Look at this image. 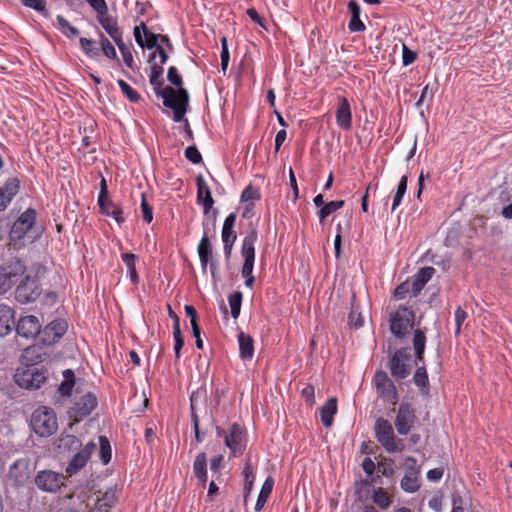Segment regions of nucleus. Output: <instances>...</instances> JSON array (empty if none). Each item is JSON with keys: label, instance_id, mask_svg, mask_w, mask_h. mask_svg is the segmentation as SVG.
Listing matches in <instances>:
<instances>
[{"label": "nucleus", "instance_id": "1a4fd4ad", "mask_svg": "<svg viewBox=\"0 0 512 512\" xmlns=\"http://www.w3.org/2000/svg\"><path fill=\"white\" fill-rule=\"evenodd\" d=\"M65 477L51 470L39 471L35 477L36 486L44 492L56 493L64 485Z\"/></svg>", "mask_w": 512, "mask_h": 512}, {"label": "nucleus", "instance_id": "49530a36", "mask_svg": "<svg viewBox=\"0 0 512 512\" xmlns=\"http://www.w3.org/2000/svg\"><path fill=\"white\" fill-rule=\"evenodd\" d=\"M344 200L331 201L321 208L319 212L320 222H323L329 215L341 209L344 206Z\"/></svg>", "mask_w": 512, "mask_h": 512}, {"label": "nucleus", "instance_id": "4be33fe9", "mask_svg": "<svg viewBox=\"0 0 512 512\" xmlns=\"http://www.w3.org/2000/svg\"><path fill=\"white\" fill-rule=\"evenodd\" d=\"M196 185L197 203L203 207L204 213L207 214L214 204L210 188L202 175L197 176Z\"/></svg>", "mask_w": 512, "mask_h": 512}, {"label": "nucleus", "instance_id": "a19ab883", "mask_svg": "<svg viewBox=\"0 0 512 512\" xmlns=\"http://www.w3.org/2000/svg\"><path fill=\"white\" fill-rule=\"evenodd\" d=\"M111 445L107 437H99V458L104 465H107L111 460Z\"/></svg>", "mask_w": 512, "mask_h": 512}, {"label": "nucleus", "instance_id": "72a5a7b5", "mask_svg": "<svg viewBox=\"0 0 512 512\" xmlns=\"http://www.w3.org/2000/svg\"><path fill=\"white\" fill-rule=\"evenodd\" d=\"M75 386V374L73 370L66 369L63 371V381L61 382L58 392L63 397H70Z\"/></svg>", "mask_w": 512, "mask_h": 512}, {"label": "nucleus", "instance_id": "9b49d317", "mask_svg": "<svg viewBox=\"0 0 512 512\" xmlns=\"http://www.w3.org/2000/svg\"><path fill=\"white\" fill-rule=\"evenodd\" d=\"M36 221V211L33 208L25 210L12 225L10 239L14 242L24 239L33 228Z\"/></svg>", "mask_w": 512, "mask_h": 512}, {"label": "nucleus", "instance_id": "7ed1b4c3", "mask_svg": "<svg viewBox=\"0 0 512 512\" xmlns=\"http://www.w3.org/2000/svg\"><path fill=\"white\" fill-rule=\"evenodd\" d=\"M257 239V231L252 229L243 238L241 246V255L244 258L241 275L245 278V286L248 288H252L255 282V277L252 272L255 262V243Z\"/></svg>", "mask_w": 512, "mask_h": 512}, {"label": "nucleus", "instance_id": "bb28decb", "mask_svg": "<svg viewBox=\"0 0 512 512\" xmlns=\"http://www.w3.org/2000/svg\"><path fill=\"white\" fill-rule=\"evenodd\" d=\"M13 326L14 310L6 304H0V336L8 335Z\"/></svg>", "mask_w": 512, "mask_h": 512}, {"label": "nucleus", "instance_id": "ea45409f", "mask_svg": "<svg viewBox=\"0 0 512 512\" xmlns=\"http://www.w3.org/2000/svg\"><path fill=\"white\" fill-rule=\"evenodd\" d=\"M243 295L241 292L236 291L229 295L228 302L233 319H237L240 315Z\"/></svg>", "mask_w": 512, "mask_h": 512}, {"label": "nucleus", "instance_id": "680f3d73", "mask_svg": "<svg viewBox=\"0 0 512 512\" xmlns=\"http://www.w3.org/2000/svg\"><path fill=\"white\" fill-rule=\"evenodd\" d=\"M301 396L308 402L310 405L315 403V389L312 385H307L301 390Z\"/></svg>", "mask_w": 512, "mask_h": 512}, {"label": "nucleus", "instance_id": "a211bd4d", "mask_svg": "<svg viewBox=\"0 0 512 512\" xmlns=\"http://www.w3.org/2000/svg\"><path fill=\"white\" fill-rule=\"evenodd\" d=\"M41 331L39 319L34 315L24 316L19 319L16 332L20 337L34 339Z\"/></svg>", "mask_w": 512, "mask_h": 512}, {"label": "nucleus", "instance_id": "f03ea898", "mask_svg": "<svg viewBox=\"0 0 512 512\" xmlns=\"http://www.w3.org/2000/svg\"><path fill=\"white\" fill-rule=\"evenodd\" d=\"M133 34L136 43L142 49H155L154 52H152L150 55L149 62L155 61L157 57L160 59V64H165L167 62L168 55L164 48L158 43L159 39H161L163 43L171 46L167 36H160L158 34L149 32L147 30L146 24L143 21L134 27Z\"/></svg>", "mask_w": 512, "mask_h": 512}, {"label": "nucleus", "instance_id": "6ab92c4d", "mask_svg": "<svg viewBox=\"0 0 512 512\" xmlns=\"http://www.w3.org/2000/svg\"><path fill=\"white\" fill-rule=\"evenodd\" d=\"M67 331V323L62 319L50 322L42 331L41 340L46 345L57 342Z\"/></svg>", "mask_w": 512, "mask_h": 512}, {"label": "nucleus", "instance_id": "774afa93", "mask_svg": "<svg viewBox=\"0 0 512 512\" xmlns=\"http://www.w3.org/2000/svg\"><path fill=\"white\" fill-rule=\"evenodd\" d=\"M442 476H443V469H441V468L430 469L427 472V479L432 482L439 481L442 478Z\"/></svg>", "mask_w": 512, "mask_h": 512}, {"label": "nucleus", "instance_id": "2f4dec72", "mask_svg": "<svg viewBox=\"0 0 512 512\" xmlns=\"http://www.w3.org/2000/svg\"><path fill=\"white\" fill-rule=\"evenodd\" d=\"M435 269L433 267L421 268L415 275L413 281V290L416 293L420 292L428 281L433 277Z\"/></svg>", "mask_w": 512, "mask_h": 512}, {"label": "nucleus", "instance_id": "f704fd0d", "mask_svg": "<svg viewBox=\"0 0 512 512\" xmlns=\"http://www.w3.org/2000/svg\"><path fill=\"white\" fill-rule=\"evenodd\" d=\"M273 486H274L273 478L270 476L267 477L266 480L264 481V483L261 487L260 493L258 495L256 505H255V511L259 512L260 510L263 509L264 505L266 504V502L272 492Z\"/></svg>", "mask_w": 512, "mask_h": 512}, {"label": "nucleus", "instance_id": "ddd939ff", "mask_svg": "<svg viewBox=\"0 0 512 512\" xmlns=\"http://www.w3.org/2000/svg\"><path fill=\"white\" fill-rule=\"evenodd\" d=\"M225 445L233 456L241 455L246 447L245 430L237 423H233L224 438Z\"/></svg>", "mask_w": 512, "mask_h": 512}, {"label": "nucleus", "instance_id": "20e7f679", "mask_svg": "<svg viewBox=\"0 0 512 512\" xmlns=\"http://www.w3.org/2000/svg\"><path fill=\"white\" fill-rule=\"evenodd\" d=\"M30 425L40 437L51 436L58 427L56 414L53 409L41 406L32 413Z\"/></svg>", "mask_w": 512, "mask_h": 512}, {"label": "nucleus", "instance_id": "338daca9", "mask_svg": "<svg viewBox=\"0 0 512 512\" xmlns=\"http://www.w3.org/2000/svg\"><path fill=\"white\" fill-rule=\"evenodd\" d=\"M362 468L368 476H372L375 471V463L370 457H365L362 462Z\"/></svg>", "mask_w": 512, "mask_h": 512}, {"label": "nucleus", "instance_id": "864d4df0", "mask_svg": "<svg viewBox=\"0 0 512 512\" xmlns=\"http://www.w3.org/2000/svg\"><path fill=\"white\" fill-rule=\"evenodd\" d=\"M81 48L85 52V54L89 57H93L98 55L99 51L94 48L95 41L92 39L81 37L79 39Z\"/></svg>", "mask_w": 512, "mask_h": 512}, {"label": "nucleus", "instance_id": "a18cd8bd", "mask_svg": "<svg viewBox=\"0 0 512 512\" xmlns=\"http://www.w3.org/2000/svg\"><path fill=\"white\" fill-rule=\"evenodd\" d=\"M99 44L101 46V50L103 54L110 60H118L117 52L113 44L109 41L104 34H100Z\"/></svg>", "mask_w": 512, "mask_h": 512}, {"label": "nucleus", "instance_id": "4d7b16f0", "mask_svg": "<svg viewBox=\"0 0 512 512\" xmlns=\"http://www.w3.org/2000/svg\"><path fill=\"white\" fill-rule=\"evenodd\" d=\"M417 58L416 52L410 50L406 45L402 48V64L408 66L412 64Z\"/></svg>", "mask_w": 512, "mask_h": 512}, {"label": "nucleus", "instance_id": "aec40b11", "mask_svg": "<svg viewBox=\"0 0 512 512\" xmlns=\"http://www.w3.org/2000/svg\"><path fill=\"white\" fill-rule=\"evenodd\" d=\"M8 478L15 486L24 485L30 478L29 463L26 459L16 460L9 468Z\"/></svg>", "mask_w": 512, "mask_h": 512}, {"label": "nucleus", "instance_id": "4c0bfd02", "mask_svg": "<svg viewBox=\"0 0 512 512\" xmlns=\"http://www.w3.org/2000/svg\"><path fill=\"white\" fill-rule=\"evenodd\" d=\"M81 441L74 435H63L59 439V448L68 451L74 452L78 451L81 447Z\"/></svg>", "mask_w": 512, "mask_h": 512}, {"label": "nucleus", "instance_id": "0e129e2a", "mask_svg": "<svg viewBox=\"0 0 512 512\" xmlns=\"http://www.w3.org/2000/svg\"><path fill=\"white\" fill-rule=\"evenodd\" d=\"M108 199V190H107V184L105 178L101 179L100 182V193L98 196V205L99 207H103L104 200Z\"/></svg>", "mask_w": 512, "mask_h": 512}, {"label": "nucleus", "instance_id": "b1692460", "mask_svg": "<svg viewBox=\"0 0 512 512\" xmlns=\"http://www.w3.org/2000/svg\"><path fill=\"white\" fill-rule=\"evenodd\" d=\"M20 189V182L17 178H9L3 186L0 187V212L4 211L17 195Z\"/></svg>", "mask_w": 512, "mask_h": 512}, {"label": "nucleus", "instance_id": "13d9d810", "mask_svg": "<svg viewBox=\"0 0 512 512\" xmlns=\"http://www.w3.org/2000/svg\"><path fill=\"white\" fill-rule=\"evenodd\" d=\"M90 7L95 10L97 15H101L108 11V6L105 0H85Z\"/></svg>", "mask_w": 512, "mask_h": 512}, {"label": "nucleus", "instance_id": "cd10ccee", "mask_svg": "<svg viewBox=\"0 0 512 512\" xmlns=\"http://www.w3.org/2000/svg\"><path fill=\"white\" fill-rule=\"evenodd\" d=\"M348 9L351 13V18L348 23V29L351 32H363L366 27L360 19L361 9L359 4L355 0H351L348 3Z\"/></svg>", "mask_w": 512, "mask_h": 512}, {"label": "nucleus", "instance_id": "4468645a", "mask_svg": "<svg viewBox=\"0 0 512 512\" xmlns=\"http://www.w3.org/2000/svg\"><path fill=\"white\" fill-rule=\"evenodd\" d=\"M415 409L409 403H402L399 408L395 419V427L400 435H407L413 428L416 422Z\"/></svg>", "mask_w": 512, "mask_h": 512}, {"label": "nucleus", "instance_id": "6e6552de", "mask_svg": "<svg viewBox=\"0 0 512 512\" xmlns=\"http://www.w3.org/2000/svg\"><path fill=\"white\" fill-rule=\"evenodd\" d=\"M375 437L388 453L399 451L396 445V439L391 423L384 419L378 418L375 422Z\"/></svg>", "mask_w": 512, "mask_h": 512}, {"label": "nucleus", "instance_id": "c85d7f7f", "mask_svg": "<svg viewBox=\"0 0 512 512\" xmlns=\"http://www.w3.org/2000/svg\"><path fill=\"white\" fill-rule=\"evenodd\" d=\"M239 353L242 360H251L254 355V341L244 332L238 334Z\"/></svg>", "mask_w": 512, "mask_h": 512}, {"label": "nucleus", "instance_id": "7c9ffc66", "mask_svg": "<svg viewBox=\"0 0 512 512\" xmlns=\"http://www.w3.org/2000/svg\"><path fill=\"white\" fill-rule=\"evenodd\" d=\"M195 477L204 485L207 482V457L205 453H199L193 463Z\"/></svg>", "mask_w": 512, "mask_h": 512}, {"label": "nucleus", "instance_id": "39448f33", "mask_svg": "<svg viewBox=\"0 0 512 512\" xmlns=\"http://www.w3.org/2000/svg\"><path fill=\"white\" fill-rule=\"evenodd\" d=\"M26 273V267L21 260L10 261L6 265H0V295L9 292L17 285Z\"/></svg>", "mask_w": 512, "mask_h": 512}, {"label": "nucleus", "instance_id": "69168bd1", "mask_svg": "<svg viewBox=\"0 0 512 512\" xmlns=\"http://www.w3.org/2000/svg\"><path fill=\"white\" fill-rule=\"evenodd\" d=\"M223 243H234L236 241V233L231 228H222Z\"/></svg>", "mask_w": 512, "mask_h": 512}, {"label": "nucleus", "instance_id": "37998d69", "mask_svg": "<svg viewBox=\"0 0 512 512\" xmlns=\"http://www.w3.org/2000/svg\"><path fill=\"white\" fill-rule=\"evenodd\" d=\"M149 63L151 64V73L149 76L150 84L152 86H154V88L156 90L157 88H160V86H161L160 78L163 74V68H162L163 64H160V61L157 62L156 60L149 62Z\"/></svg>", "mask_w": 512, "mask_h": 512}, {"label": "nucleus", "instance_id": "c756f323", "mask_svg": "<svg viewBox=\"0 0 512 512\" xmlns=\"http://www.w3.org/2000/svg\"><path fill=\"white\" fill-rule=\"evenodd\" d=\"M337 413V399L331 397L321 408V421L325 427H331L334 415Z\"/></svg>", "mask_w": 512, "mask_h": 512}, {"label": "nucleus", "instance_id": "0eeeda50", "mask_svg": "<svg viewBox=\"0 0 512 512\" xmlns=\"http://www.w3.org/2000/svg\"><path fill=\"white\" fill-rule=\"evenodd\" d=\"M414 312L406 307L400 306L395 312L390 314L389 324L391 333L396 338H403L413 328Z\"/></svg>", "mask_w": 512, "mask_h": 512}, {"label": "nucleus", "instance_id": "c9c22d12", "mask_svg": "<svg viewBox=\"0 0 512 512\" xmlns=\"http://www.w3.org/2000/svg\"><path fill=\"white\" fill-rule=\"evenodd\" d=\"M103 207H99L101 212L107 216L114 218L118 224L124 222L123 210L120 206L115 205L109 199L104 200Z\"/></svg>", "mask_w": 512, "mask_h": 512}, {"label": "nucleus", "instance_id": "9d476101", "mask_svg": "<svg viewBox=\"0 0 512 512\" xmlns=\"http://www.w3.org/2000/svg\"><path fill=\"white\" fill-rule=\"evenodd\" d=\"M15 297L21 304L33 302L40 295V287L37 280L24 274L17 283Z\"/></svg>", "mask_w": 512, "mask_h": 512}, {"label": "nucleus", "instance_id": "e433bc0d", "mask_svg": "<svg viewBox=\"0 0 512 512\" xmlns=\"http://www.w3.org/2000/svg\"><path fill=\"white\" fill-rule=\"evenodd\" d=\"M414 383L420 388L423 395H429L430 386L427 371L424 367H419L413 377Z\"/></svg>", "mask_w": 512, "mask_h": 512}, {"label": "nucleus", "instance_id": "f8f14e48", "mask_svg": "<svg viewBox=\"0 0 512 512\" xmlns=\"http://www.w3.org/2000/svg\"><path fill=\"white\" fill-rule=\"evenodd\" d=\"M378 396L385 402L395 404L398 401L397 389L384 371H377L374 376Z\"/></svg>", "mask_w": 512, "mask_h": 512}, {"label": "nucleus", "instance_id": "dca6fc26", "mask_svg": "<svg viewBox=\"0 0 512 512\" xmlns=\"http://www.w3.org/2000/svg\"><path fill=\"white\" fill-rule=\"evenodd\" d=\"M96 450V444L93 441L88 442L84 447L77 451L66 466V473L69 475L77 474L83 469L89 461L91 455Z\"/></svg>", "mask_w": 512, "mask_h": 512}, {"label": "nucleus", "instance_id": "c03bdc74", "mask_svg": "<svg viewBox=\"0 0 512 512\" xmlns=\"http://www.w3.org/2000/svg\"><path fill=\"white\" fill-rule=\"evenodd\" d=\"M59 30L68 38L76 37L79 34V30L72 26L62 15L56 17Z\"/></svg>", "mask_w": 512, "mask_h": 512}, {"label": "nucleus", "instance_id": "de8ad7c7", "mask_svg": "<svg viewBox=\"0 0 512 512\" xmlns=\"http://www.w3.org/2000/svg\"><path fill=\"white\" fill-rule=\"evenodd\" d=\"M372 500L382 510L388 509L391 504V500L387 493L384 492L381 488L373 491Z\"/></svg>", "mask_w": 512, "mask_h": 512}, {"label": "nucleus", "instance_id": "2eb2a0df", "mask_svg": "<svg viewBox=\"0 0 512 512\" xmlns=\"http://www.w3.org/2000/svg\"><path fill=\"white\" fill-rule=\"evenodd\" d=\"M420 470L416 466V460L407 457L405 460V474L401 479V489L407 493H414L420 487Z\"/></svg>", "mask_w": 512, "mask_h": 512}, {"label": "nucleus", "instance_id": "a878e982", "mask_svg": "<svg viewBox=\"0 0 512 512\" xmlns=\"http://www.w3.org/2000/svg\"><path fill=\"white\" fill-rule=\"evenodd\" d=\"M46 356V353L43 352L41 347L34 345L23 351L21 361L27 367H35V365L43 362L46 359Z\"/></svg>", "mask_w": 512, "mask_h": 512}, {"label": "nucleus", "instance_id": "393cba45", "mask_svg": "<svg viewBox=\"0 0 512 512\" xmlns=\"http://www.w3.org/2000/svg\"><path fill=\"white\" fill-rule=\"evenodd\" d=\"M406 361L407 356L403 350L394 353L390 361V370L393 376L404 379L409 375V366Z\"/></svg>", "mask_w": 512, "mask_h": 512}, {"label": "nucleus", "instance_id": "e2e57ef3", "mask_svg": "<svg viewBox=\"0 0 512 512\" xmlns=\"http://www.w3.org/2000/svg\"><path fill=\"white\" fill-rule=\"evenodd\" d=\"M122 261L127 267V270H132L136 268L137 256L133 253H123L121 255Z\"/></svg>", "mask_w": 512, "mask_h": 512}, {"label": "nucleus", "instance_id": "58836bf2", "mask_svg": "<svg viewBox=\"0 0 512 512\" xmlns=\"http://www.w3.org/2000/svg\"><path fill=\"white\" fill-rule=\"evenodd\" d=\"M426 337L422 330H416L413 337V346L416 357L419 361L423 360V354L425 351Z\"/></svg>", "mask_w": 512, "mask_h": 512}, {"label": "nucleus", "instance_id": "6e6d98bb", "mask_svg": "<svg viewBox=\"0 0 512 512\" xmlns=\"http://www.w3.org/2000/svg\"><path fill=\"white\" fill-rule=\"evenodd\" d=\"M185 157L193 164H199L202 161V156L195 146H188L185 149Z\"/></svg>", "mask_w": 512, "mask_h": 512}, {"label": "nucleus", "instance_id": "3c124183", "mask_svg": "<svg viewBox=\"0 0 512 512\" xmlns=\"http://www.w3.org/2000/svg\"><path fill=\"white\" fill-rule=\"evenodd\" d=\"M198 255L199 257H211L212 255V248L210 245L209 237L205 233L203 237L201 238L198 247H197Z\"/></svg>", "mask_w": 512, "mask_h": 512}, {"label": "nucleus", "instance_id": "f3484780", "mask_svg": "<svg viewBox=\"0 0 512 512\" xmlns=\"http://www.w3.org/2000/svg\"><path fill=\"white\" fill-rule=\"evenodd\" d=\"M96 406V397L91 393H87L81 396L80 399L76 401L71 407L69 412L70 417H72L75 421H80L90 415Z\"/></svg>", "mask_w": 512, "mask_h": 512}, {"label": "nucleus", "instance_id": "79ce46f5", "mask_svg": "<svg viewBox=\"0 0 512 512\" xmlns=\"http://www.w3.org/2000/svg\"><path fill=\"white\" fill-rule=\"evenodd\" d=\"M115 44L117 45V47L122 55L124 64L128 68H133V66H134L133 54H132L130 47H128L125 44L123 37L120 38V40L115 41Z\"/></svg>", "mask_w": 512, "mask_h": 512}, {"label": "nucleus", "instance_id": "f257e3e1", "mask_svg": "<svg viewBox=\"0 0 512 512\" xmlns=\"http://www.w3.org/2000/svg\"><path fill=\"white\" fill-rule=\"evenodd\" d=\"M167 79L170 83L175 85L178 89L172 87H165L161 91L163 104L173 110V120L180 122L187 111L189 96L185 89L181 87L182 77L180 76L176 67L171 66L168 69Z\"/></svg>", "mask_w": 512, "mask_h": 512}, {"label": "nucleus", "instance_id": "8fccbe9b", "mask_svg": "<svg viewBox=\"0 0 512 512\" xmlns=\"http://www.w3.org/2000/svg\"><path fill=\"white\" fill-rule=\"evenodd\" d=\"M21 3L25 7L34 9L35 11L41 13L45 18L50 16L48 10L46 9L45 0H21Z\"/></svg>", "mask_w": 512, "mask_h": 512}, {"label": "nucleus", "instance_id": "052dcab7", "mask_svg": "<svg viewBox=\"0 0 512 512\" xmlns=\"http://www.w3.org/2000/svg\"><path fill=\"white\" fill-rule=\"evenodd\" d=\"M466 318H467V313L460 306H458L457 309L455 310V324H456L455 334L456 335H458L460 333L461 326Z\"/></svg>", "mask_w": 512, "mask_h": 512}, {"label": "nucleus", "instance_id": "5701e85b", "mask_svg": "<svg viewBox=\"0 0 512 512\" xmlns=\"http://www.w3.org/2000/svg\"><path fill=\"white\" fill-rule=\"evenodd\" d=\"M97 21L114 42L123 37L117 18L110 15L109 11L97 15Z\"/></svg>", "mask_w": 512, "mask_h": 512}, {"label": "nucleus", "instance_id": "412c9836", "mask_svg": "<svg viewBox=\"0 0 512 512\" xmlns=\"http://www.w3.org/2000/svg\"><path fill=\"white\" fill-rule=\"evenodd\" d=\"M336 123L343 130H350L352 127V111L347 98L339 97L336 109Z\"/></svg>", "mask_w": 512, "mask_h": 512}, {"label": "nucleus", "instance_id": "bf43d9fd", "mask_svg": "<svg viewBox=\"0 0 512 512\" xmlns=\"http://www.w3.org/2000/svg\"><path fill=\"white\" fill-rule=\"evenodd\" d=\"M141 210L143 220L146 223H151L153 220V210L151 206L147 203L144 195H142Z\"/></svg>", "mask_w": 512, "mask_h": 512}, {"label": "nucleus", "instance_id": "473e14b6", "mask_svg": "<svg viewBox=\"0 0 512 512\" xmlns=\"http://www.w3.org/2000/svg\"><path fill=\"white\" fill-rule=\"evenodd\" d=\"M244 484H243V491H244V501L247 502V499L252 491L253 484L255 481V472L254 469L249 461H247L244 464L243 471H242Z\"/></svg>", "mask_w": 512, "mask_h": 512}, {"label": "nucleus", "instance_id": "603ef678", "mask_svg": "<svg viewBox=\"0 0 512 512\" xmlns=\"http://www.w3.org/2000/svg\"><path fill=\"white\" fill-rule=\"evenodd\" d=\"M259 199H260V194H259L258 190L251 185L247 186L242 191V194H241L242 202H248V203L252 202L253 203L254 201L259 200Z\"/></svg>", "mask_w": 512, "mask_h": 512}, {"label": "nucleus", "instance_id": "423d86ee", "mask_svg": "<svg viewBox=\"0 0 512 512\" xmlns=\"http://www.w3.org/2000/svg\"><path fill=\"white\" fill-rule=\"evenodd\" d=\"M48 370L44 367L18 368L15 373L16 383L25 389H39L47 380Z\"/></svg>", "mask_w": 512, "mask_h": 512}, {"label": "nucleus", "instance_id": "09e8293b", "mask_svg": "<svg viewBox=\"0 0 512 512\" xmlns=\"http://www.w3.org/2000/svg\"><path fill=\"white\" fill-rule=\"evenodd\" d=\"M117 83H118V86H119L121 92L123 93V95H125V97L130 102L137 103L140 101V99H141L140 95L128 83H126L124 80H121V79L118 80Z\"/></svg>", "mask_w": 512, "mask_h": 512}, {"label": "nucleus", "instance_id": "5fc2aeb1", "mask_svg": "<svg viewBox=\"0 0 512 512\" xmlns=\"http://www.w3.org/2000/svg\"><path fill=\"white\" fill-rule=\"evenodd\" d=\"M220 57H221V69H222L223 73H225L228 68L229 59H230L226 37H222V39H221V55H220Z\"/></svg>", "mask_w": 512, "mask_h": 512}]
</instances>
